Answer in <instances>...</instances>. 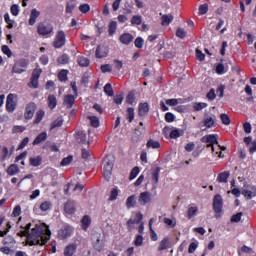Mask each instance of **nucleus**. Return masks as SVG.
I'll use <instances>...</instances> for the list:
<instances>
[{
  "label": "nucleus",
  "mask_w": 256,
  "mask_h": 256,
  "mask_svg": "<svg viewBox=\"0 0 256 256\" xmlns=\"http://www.w3.org/2000/svg\"><path fill=\"white\" fill-rule=\"evenodd\" d=\"M58 63L61 65H66V63H69V56L67 54H63L60 58H58Z\"/></svg>",
  "instance_id": "69168bd1"
},
{
  "label": "nucleus",
  "mask_w": 256,
  "mask_h": 256,
  "mask_svg": "<svg viewBox=\"0 0 256 256\" xmlns=\"http://www.w3.org/2000/svg\"><path fill=\"white\" fill-rule=\"evenodd\" d=\"M72 162H73V156H68L61 161V165L62 167H67V165H71Z\"/></svg>",
  "instance_id": "0e129e2a"
},
{
  "label": "nucleus",
  "mask_w": 256,
  "mask_h": 256,
  "mask_svg": "<svg viewBox=\"0 0 256 256\" xmlns=\"http://www.w3.org/2000/svg\"><path fill=\"white\" fill-rule=\"evenodd\" d=\"M242 195L248 200L253 199V197H256V186L251 185L248 186V189H243Z\"/></svg>",
  "instance_id": "ddd939ff"
},
{
  "label": "nucleus",
  "mask_w": 256,
  "mask_h": 256,
  "mask_svg": "<svg viewBox=\"0 0 256 256\" xmlns=\"http://www.w3.org/2000/svg\"><path fill=\"white\" fill-rule=\"evenodd\" d=\"M126 103H129V105H133L135 103V92H130L126 96Z\"/></svg>",
  "instance_id": "4d7b16f0"
},
{
  "label": "nucleus",
  "mask_w": 256,
  "mask_h": 256,
  "mask_svg": "<svg viewBox=\"0 0 256 256\" xmlns=\"http://www.w3.org/2000/svg\"><path fill=\"white\" fill-rule=\"evenodd\" d=\"M139 125L140 128H136L134 131V135H137V137H141L145 132V126L143 125V122H140Z\"/></svg>",
  "instance_id": "09e8293b"
},
{
  "label": "nucleus",
  "mask_w": 256,
  "mask_h": 256,
  "mask_svg": "<svg viewBox=\"0 0 256 256\" xmlns=\"http://www.w3.org/2000/svg\"><path fill=\"white\" fill-rule=\"evenodd\" d=\"M48 174L50 175L52 181H57V179H59V173H57V170L53 168L48 169Z\"/></svg>",
  "instance_id": "8fccbe9b"
},
{
  "label": "nucleus",
  "mask_w": 256,
  "mask_h": 256,
  "mask_svg": "<svg viewBox=\"0 0 256 256\" xmlns=\"http://www.w3.org/2000/svg\"><path fill=\"white\" fill-rule=\"evenodd\" d=\"M173 19H174V17L172 16V14L162 15L161 25H163V27H168V25H171V23L173 22Z\"/></svg>",
  "instance_id": "b1692460"
},
{
  "label": "nucleus",
  "mask_w": 256,
  "mask_h": 256,
  "mask_svg": "<svg viewBox=\"0 0 256 256\" xmlns=\"http://www.w3.org/2000/svg\"><path fill=\"white\" fill-rule=\"evenodd\" d=\"M127 119L129 123H133V120L135 119V108H128L127 109Z\"/></svg>",
  "instance_id": "a18cd8bd"
},
{
  "label": "nucleus",
  "mask_w": 256,
  "mask_h": 256,
  "mask_svg": "<svg viewBox=\"0 0 256 256\" xmlns=\"http://www.w3.org/2000/svg\"><path fill=\"white\" fill-rule=\"evenodd\" d=\"M41 211H49L51 209V202L50 201H45L40 205Z\"/></svg>",
  "instance_id": "338daca9"
},
{
  "label": "nucleus",
  "mask_w": 256,
  "mask_h": 256,
  "mask_svg": "<svg viewBox=\"0 0 256 256\" xmlns=\"http://www.w3.org/2000/svg\"><path fill=\"white\" fill-rule=\"evenodd\" d=\"M143 241H144L143 234L136 235L134 240L135 247H141L143 245Z\"/></svg>",
  "instance_id": "49530a36"
},
{
  "label": "nucleus",
  "mask_w": 256,
  "mask_h": 256,
  "mask_svg": "<svg viewBox=\"0 0 256 256\" xmlns=\"http://www.w3.org/2000/svg\"><path fill=\"white\" fill-rule=\"evenodd\" d=\"M139 173H140L139 167H134L130 173V178H129L130 181H133V179H135L137 175H139Z\"/></svg>",
  "instance_id": "e2e57ef3"
},
{
  "label": "nucleus",
  "mask_w": 256,
  "mask_h": 256,
  "mask_svg": "<svg viewBox=\"0 0 256 256\" xmlns=\"http://www.w3.org/2000/svg\"><path fill=\"white\" fill-rule=\"evenodd\" d=\"M213 209L217 214L222 213L223 211V197L220 194L214 196Z\"/></svg>",
  "instance_id": "9d476101"
},
{
  "label": "nucleus",
  "mask_w": 256,
  "mask_h": 256,
  "mask_svg": "<svg viewBox=\"0 0 256 256\" xmlns=\"http://www.w3.org/2000/svg\"><path fill=\"white\" fill-rule=\"evenodd\" d=\"M4 21L5 23H7L8 29H13V23H15V21L11 20V17L9 16V14L4 15Z\"/></svg>",
  "instance_id": "680f3d73"
},
{
  "label": "nucleus",
  "mask_w": 256,
  "mask_h": 256,
  "mask_svg": "<svg viewBox=\"0 0 256 256\" xmlns=\"http://www.w3.org/2000/svg\"><path fill=\"white\" fill-rule=\"evenodd\" d=\"M166 105H169V107H176V105H179V99L177 98L166 99Z\"/></svg>",
  "instance_id": "bf43d9fd"
},
{
  "label": "nucleus",
  "mask_w": 256,
  "mask_h": 256,
  "mask_svg": "<svg viewBox=\"0 0 256 256\" xmlns=\"http://www.w3.org/2000/svg\"><path fill=\"white\" fill-rule=\"evenodd\" d=\"M45 117V111L43 110H39L37 113H36V117L34 119V125H39V122L40 121H43V118Z\"/></svg>",
  "instance_id": "c9c22d12"
},
{
  "label": "nucleus",
  "mask_w": 256,
  "mask_h": 256,
  "mask_svg": "<svg viewBox=\"0 0 256 256\" xmlns=\"http://www.w3.org/2000/svg\"><path fill=\"white\" fill-rule=\"evenodd\" d=\"M76 251H77V245L76 244H69L64 249V255L65 256H73V255H75Z\"/></svg>",
  "instance_id": "393cba45"
},
{
  "label": "nucleus",
  "mask_w": 256,
  "mask_h": 256,
  "mask_svg": "<svg viewBox=\"0 0 256 256\" xmlns=\"http://www.w3.org/2000/svg\"><path fill=\"white\" fill-rule=\"evenodd\" d=\"M105 247V239L101 237H97L96 241L93 242V248L95 251H98V253H101Z\"/></svg>",
  "instance_id": "4468645a"
},
{
  "label": "nucleus",
  "mask_w": 256,
  "mask_h": 256,
  "mask_svg": "<svg viewBox=\"0 0 256 256\" xmlns=\"http://www.w3.org/2000/svg\"><path fill=\"white\" fill-rule=\"evenodd\" d=\"M19 11H21V9L19 8L18 4H13L10 8L11 15H13L14 17H17V15H19Z\"/></svg>",
  "instance_id": "603ef678"
},
{
  "label": "nucleus",
  "mask_w": 256,
  "mask_h": 256,
  "mask_svg": "<svg viewBox=\"0 0 256 256\" xmlns=\"http://www.w3.org/2000/svg\"><path fill=\"white\" fill-rule=\"evenodd\" d=\"M203 123H204V127L206 129H211V127H214V125H215V120L211 117H208V118L204 119Z\"/></svg>",
  "instance_id": "a19ab883"
},
{
  "label": "nucleus",
  "mask_w": 256,
  "mask_h": 256,
  "mask_svg": "<svg viewBox=\"0 0 256 256\" xmlns=\"http://www.w3.org/2000/svg\"><path fill=\"white\" fill-rule=\"evenodd\" d=\"M47 141V132H42L34 139L32 145H40V143H44Z\"/></svg>",
  "instance_id": "a878e982"
},
{
  "label": "nucleus",
  "mask_w": 256,
  "mask_h": 256,
  "mask_svg": "<svg viewBox=\"0 0 256 256\" xmlns=\"http://www.w3.org/2000/svg\"><path fill=\"white\" fill-rule=\"evenodd\" d=\"M159 173H161V168L157 167L152 172V181H154L155 184L159 183Z\"/></svg>",
  "instance_id": "79ce46f5"
},
{
  "label": "nucleus",
  "mask_w": 256,
  "mask_h": 256,
  "mask_svg": "<svg viewBox=\"0 0 256 256\" xmlns=\"http://www.w3.org/2000/svg\"><path fill=\"white\" fill-rule=\"evenodd\" d=\"M66 36L65 32L63 30H60L56 33L55 39H54V47L55 49H61L66 43Z\"/></svg>",
  "instance_id": "423d86ee"
},
{
  "label": "nucleus",
  "mask_w": 256,
  "mask_h": 256,
  "mask_svg": "<svg viewBox=\"0 0 256 256\" xmlns=\"http://www.w3.org/2000/svg\"><path fill=\"white\" fill-rule=\"evenodd\" d=\"M91 216L89 215H85L83 216V218L81 219V226L83 231H87L89 229V227H91Z\"/></svg>",
  "instance_id": "aec40b11"
},
{
  "label": "nucleus",
  "mask_w": 256,
  "mask_h": 256,
  "mask_svg": "<svg viewBox=\"0 0 256 256\" xmlns=\"http://www.w3.org/2000/svg\"><path fill=\"white\" fill-rule=\"evenodd\" d=\"M146 146L148 149H159L161 147V143L157 140L150 139L148 140Z\"/></svg>",
  "instance_id": "473e14b6"
},
{
  "label": "nucleus",
  "mask_w": 256,
  "mask_h": 256,
  "mask_svg": "<svg viewBox=\"0 0 256 256\" xmlns=\"http://www.w3.org/2000/svg\"><path fill=\"white\" fill-rule=\"evenodd\" d=\"M29 65V62L25 59L18 60L13 68H12V73H17L20 75L21 73H25L27 71V66Z\"/></svg>",
  "instance_id": "20e7f679"
},
{
  "label": "nucleus",
  "mask_w": 256,
  "mask_h": 256,
  "mask_svg": "<svg viewBox=\"0 0 256 256\" xmlns=\"http://www.w3.org/2000/svg\"><path fill=\"white\" fill-rule=\"evenodd\" d=\"M89 59H87L84 56H79L78 57V65H80V67H89Z\"/></svg>",
  "instance_id": "58836bf2"
},
{
  "label": "nucleus",
  "mask_w": 256,
  "mask_h": 256,
  "mask_svg": "<svg viewBox=\"0 0 256 256\" xmlns=\"http://www.w3.org/2000/svg\"><path fill=\"white\" fill-rule=\"evenodd\" d=\"M163 223H165V225L167 227H170L171 229H173L175 227V225H177V221H175L171 218H164Z\"/></svg>",
  "instance_id": "de8ad7c7"
},
{
  "label": "nucleus",
  "mask_w": 256,
  "mask_h": 256,
  "mask_svg": "<svg viewBox=\"0 0 256 256\" xmlns=\"http://www.w3.org/2000/svg\"><path fill=\"white\" fill-rule=\"evenodd\" d=\"M104 93L108 96V97H113V95L115 94L113 92V87L111 86V83H107L104 86Z\"/></svg>",
  "instance_id": "c03bdc74"
},
{
  "label": "nucleus",
  "mask_w": 256,
  "mask_h": 256,
  "mask_svg": "<svg viewBox=\"0 0 256 256\" xmlns=\"http://www.w3.org/2000/svg\"><path fill=\"white\" fill-rule=\"evenodd\" d=\"M30 230L31 223H28L24 230L20 232L22 237H27V243L30 246L45 245L51 239V230L46 224H36L31 233H29Z\"/></svg>",
  "instance_id": "f257e3e1"
},
{
  "label": "nucleus",
  "mask_w": 256,
  "mask_h": 256,
  "mask_svg": "<svg viewBox=\"0 0 256 256\" xmlns=\"http://www.w3.org/2000/svg\"><path fill=\"white\" fill-rule=\"evenodd\" d=\"M153 202V195L149 191H145L140 193L138 198L139 205H142V207H145V205H149V203Z\"/></svg>",
  "instance_id": "0eeeda50"
},
{
  "label": "nucleus",
  "mask_w": 256,
  "mask_h": 256,
  "mask_svg": "<svg viewBox=\"0 0 256 256\" xmlns=\"http://www.w3.org/2000/svg\"><path fill=\"white\" fill-rule=\"evenodd\" d=\"M28 87H30L31 89H37V87H39V79L31 77Z\"/></svg>",
  "instance_id": "864d4df0"
},
{
  "label": "nucleus",
  "mask_w": 256,
  "mask_h": 256,
  "mask_svg": "<svg viewBox=\"0 0 256 256\" xmlns=\"http://www.w3.org/2000/svg\"><path fill=\"white\" fill-rule=\"evenodd\" d=\"M88 119L90 120V125L92 127H99V118L96 116H89Z\"/></svg>",
  "instance_id": "3c124183"
},
{
  "label": "nucleus",
  "mask_w": 256,
  "mask_h": 256,
  "mask_svg": "<svg viewBox=\"0 0 256 256\" xmlns=\"http://www.w3.org/2000/svg\"><path fill=\"white\" fill-rule=\"evenodd\" d=\"M71 235H73V227L69 225L63 226L58 231L59 239H68V237H70Z\"/></svg>",
  "instance_id": "9b49d317"
},
{
  "label": "nucleus",
  "mask_w": 256,
  "mask_h": 256,
  "mask_svg": "<svg viewBox=\"0 0 256 256\" xmlns=\"http://www.w3.org/2000/svg\"><path fill=\"white\" fill-rule=\"evenodd\" d=\"M67 70H62L58 74L59 81H67Z\"/></svg>",
  "instance_id": "774afa93"
},
{
  "label": "nucleus",
  "mask_w": 256,
  "mask_h": 256,
  "mask_svg": "<svg viewBox=\"0 0 256 256\" xmlns=\"http://www.w3.org/2000/svg\"><path fill=\"white\" fill-rule=\"evenodd\" d=\"M229 177H231V172L224 171L217 176L218 183H227L229 181Z\"/></svg>",
  "instance_id": "4be33fe9"
},
{
  "label": "nucleus",
  "mask_w": 256,
  "mask_h": 256,
  "mask_svg": "<svg viewBox=\"0 0 256 256\" xmlns=\"http://www.w3.org/2000/svg\"><path fill=\"white\" fill-rule=\"evenodd\" d=\"M144 43L145 40H143L141 37H137L134 41V45L137 49H143Z\"/></svg>",
  "instance_id": "5fc2aeb1"
},
{
  "label": "nucleus",
  "mask_w": 256,
  "mask_h": 256,
  "mask_svg": "<svg viewBox=\"0 0 256 256\" xmlns=\"http://www.w3.org/2000/svg\"><path fill=\"white\" fill-rule=\"evenodd\" d=\"M143 23V17L141 15H134L131 18V25H141Z\"/></svg>",
  "instance_id": "ea45409f"
},
{
  "label": "nucleus",
  "mask_w": 256,
  "mask_h": 256,
  "mask_svg": "<svg viewBox=\"0 0 256 256\" xmlns=\"http://www.w3.org/2000/svg\"><path fill=\"white\" fill-rule=\"evenodd\" d=\"M149 113V103L144 102L138 105V114L140 117H145Z\"/></svg>",
  "instance_id": "dca6fc26"
},
{
  "label": "nucleus",
  "mask_w": 256,
  "mask_h": 256,
  "mask_svg": "<svg viewBox=\"0 0 256 256\" xmlns=\"http://www.w3.org/2000/svg\"><path fill=\"white\" fill-rule=\"evenodd\" d=\"M62 126H63V118H58L52 122L50 126V131H53V129H57V127H62Z\"/></svg>",
  "instance_id": "37998d69"
},
{
  "label": "nucleus",
  "mask_w": 256,
  "mask_h": 256,
  "mask_svg": "<svg viewBox=\"0 0 256 256\" xmlns=\"http://www.w3.org/2000/svg\"><path fill=\"white\" fill-rule=\"evenodd\" d=\"M171 247V242H169V238L165 237L161 240L160 245L158 247V251H165Z\"/></svg>",
  "instance_id": "bb28decb"
},
{
  "label": "nucleus",
  "mask_w": 256,
  "mask_h": 256,
  "mask_svg": "<svg viewBox=\"0 0 256 256\" xmlns=\"http://www.w3.org/2000/svg\"><path fill=\"white\" fill-rule=\"evenodd\" d=\"M208 104L205 102H196L193 105L194 111H203V109L207 108Z\"/></svg>",
  "instance_id": "e433bc0d"
},
{
  "label": "nucleus",
  "mask_w": 256,
  "mask_h": 256,
  "mask_svg": "<svg viewBox=\"0 0 256 256\" xmlns=\"http://www.w3.org/2000/svg\"><path fill=\"white\" fill-rule=\"evenodd\" d=\"M64 211L68 214V215H73V213H75V201H67L65 206H64Z\"/></svg>",
  "instance_id": "6ab92c4d"
},
{
  "label": "nucleus",
  "mask_w": 256,
  "mask_h": 256,
  "mask_svg": "<svg viewBox=\"0 0 256 256\" xmlns=\"http://www.w3.org/2000/svg\"><path fill=\"white\" fill-rule=\"evenodd\" d=\"M96 57L97 59H103L104 57H107V48L104 46H98L96 49Z\"/></svg>",
  "instance_id": "cd10ccee"
},
{
  "label": "nucleus",
  "mask_w": 256,
  "mask_h": 256,
  "mask_svg": "<svg viewBox=\"0 0 256 256\" xmlns=\"http://www.w3.org/2000/svg\"><path fill=\"white\" fill-rule=\"evenodd\" d=\"M41 161H43L41 156L32 157L30 158V165H32V167H39V165H41Z\"/></svg>",
  "instance_id": "f704fd0d"
},
{
  "label": "nucleus",
  "mask_w": 256,
  "mask_h": 256,
  "mask_svg": "<svg viewBox=\"0 0 256 256\" xmlns=\"http://www.w3.org/2000/svg\"><path fill=\"white\" fill-rule=\"evenodd\" d=\"M53 29V25L42 22L38 24L37 33L42 37H47V35L53 33Z\"/></svg>",
  "instance_id": "7ed1b4c3"
},
{
  "label": "nucleus",
  "mask_w": 256,
  "mask_h": 256,
  "mask_svg": "<svg viewBox=\"0 0 256 256\" xmlns=\"http://www.w3.org/2000/svg\"><path fill=\"white\" fill-rule=\"evenodd\" d=\"M37 109V105L34 102H30L26 105L24 117L27 120L33 119V115H35V111Z\"/></svg>",
  "instance_id": "f8f14e48"
},
{
  "label": "nucleus",
  "mask_w": 256,
  "mask_h": 256,
  "mask_svg": "<svg viewBox=\"0 0 256 256\" xmlns=\"http://www.w3.org/2000/svg\"><path fill=\"white\" fill-rule=\"evenodd\" d=\"M117 31V22L115 21H112L109 23V26H108V33L110 35V37H113L114 33H116Z\"/></svg>",
  "instance_id": "72a5a7b5"
},
{
  "label": "nucleus",
  "mask_w": 256,
  "mask_h": 256,
  "mask_svg": "<svg viewBox=\"0 0 256 256\" xmlns=\"http://www.w3.org/2000/svg\"><path fill=\"white\" fill-rule=\"evenodd\" d=\"M202 143H209L208 145H219L216 135H208L202 138Z\"/></svg>",
  "instance_id": "412c9836"
},
{
  "label": "nucleus",
  "mask_w": 256,
  "mask_h": 256,
  "mask_svg": "<svg viewBox=\"0 0 256 256\" xmlns=\"http://www.w3.org/2000/svg\"><path fill=\"white\" fill-rule=\"evenodd\" d=\"M41 15V12L39 10L33 8L30 12V18L28 20L29 25L33 26L35 23H37V18Z\"/></svg>",
  "instance_id": "f3484780"
},
{
  "label": "nucleus",
  "mask_w": 256,
  "mask_h": 256,
  "mask_svg": "<svg viewBox=\"0 0 256 256\" xmlns=\"http://www.w3.org/2000/svg\"><path fill=\"white\" fill-rule=\"evenodd\" d=\"M17 99V95L15 94H9L6 99V110L8 113H13L15 109H17V102L15 101Z\"/></svg>",
  "instance_id": "1a4fd4ad"
},
{
  "label": "nucleus",
  "mask_w": 256,
  "mask_h": 256,
  "mask_svg": "<svg viewBox=\"0 0 256 256\" xmlns=\"http://www.w3.org/2000/svg\"><path fill=\"white\" fill-rule=\"evenodd\" d=\"M220 119H221L223 125H231V119L229 118V115L221 114Z\"/></svg>",
  "instance_id": "052dcab7"
},
{
  "label": "nucleus",
  "mask_w": 256,
  "mask_h": 256,
  "mask_svg": "<svg viewBox=\"0 0 256 256\" xmlns=\"http://www.w3.org/2000/svg\"><path fill=\"white\" fill-rule=\"evenodd\" d=\"M143 221V214L141 212L136 213L135 218H130L127 221V229L128 231H133L135 229V225H139Z\"/></svg>",
  "instance_id": "6e6552de"
},
{
  "label": "nucleus",
  "mask_w": 256,
  "mask_h": 256,
  "mask_svg": "<svg viewBox=\"0 0 256 256\" xmlns=\"http://www.w3.org/2000/svg\"><path fill=\"white\" fill-rule=\"evenodd\" d=\"M199 215V207L197 206H189L186 212V217L188 219H195Z\"/></svg>",
  "instance_id": "2eb2a0df"
},
{
  "label": "nucleus",
  "mask_w": 256,
  "mask_h": 256,
  "mask_svg": "<svg viewBox=\"0 0 256 256\" xmlns=\"http://www.w3.org/2000/svg\"><path fill=\"white\" fill-rule=\"evenodd\" d=\"M183 133V130L178 128L171 130L169 126H166L163 129V135H169L170 139H179V137H182Z\"/></svg>",
  "instance_id": "39448f33"
},
{
  "label": "nucleus",
  "mask_w": 256,
  "mask_h": 256,
  "mask_svg": "<svg viewBox=\"0 0 256 256\" xmlns=\"http://www.w3.org/2000/svg\"><path fill=\"white\" fill-rule=\"evenodd\" d=\"M126 15H131V13H133V5H131V3L129 2H126L124 4V7H123Z\"/></svg>",
  "instance_id": "13d9d810"
},
{
  "label": "nucleus",
  "mask_w": 256,
  "mask_h": 256,
  "mask_svg": "<svg viewBox=\"0 0 256 256\" xmlns=\"http://www.w3.org/2000/svg\"><path fill=\"white\" fill-rule=\"evenodd\" d=\"M176 37H179V39H185L187 37V32L183 28H178L176 31Z\"/></svg>",
  "instance_id": "6e6d98bb"
},
{
  "label": "nucleus",
  "mask_w": 256,
  "mask_h": 256,
  "mask_svg": "<svg viewBox=\"0 0 256 256\" xmlns=\"http://www.w3.org/2000/svg\"><path fill=\"white\" fill-rule=\"evenodd\" d=\"M11 157V154H9V148L7 146H3L1 149L0 145V161H7Z\"/></svg>",
  "instance_id": "5701e85b"
},
{
  "label": "nucleus",
  "mask_w": 256,
  "mask_h": 256,
  "mask_svg": "<svg viewBox=\"0 0 256 256\" xmlns=\"http://www.w3.org/2000/svg\"><path fill=\"white\" fill-rule=\"evenodd\" d=\"M48 107L49 109H55L57 107V97L55 95L48 96Z\"/></svg>",
  "instance_id": "2f4dec72"
},
{
  "label": "nucleus",
  "mask_w": 256,
  "mask_h": 256,
  "mask_svg": "<svg viewBox=\"0 0 256 256\" xmlns=\"http://www.w3.org/2000/svg\"><path fill=\"white\" fill-rule=\"evenodd\" d=\"M17 173H19V166H17V164H12L7 168V174L10 175V177L17 175Z\"/></svg>",
  "instance_id": "7c9ffc66"
},
{
  "label": "nucleus",
  "mask_w": 256,
  "mask_h": 256,
  "mask_svg": "<svg viewBox=\"0 0 256 256\" xmlns=\"http://www.w3.org/2000/svg\"><path fill=\"white\" fill-rule=\"evenodd\" d=\"M115 165V156L108 155L104 159L103 175L106 181H110L111 175H113V166Z\"/></svg>",
  "instance_id": "f03ea898"
},
{
  "label": "nucleus",
  "mask_w": 256,
  "mask_h": 256,
  "mask_svg": "<svg viewBox=\"0 0 256 256\" xmlns=\"http://www.w3.org/2000/svg\"><path fill=\"white\" fill-rule=\"evenodd\" d=\"M75 103V96L73 95H66L64 97V105L68 107V109H71L73 107V104Z\"/></svg>",
  "instance_id": "c756f323"
},
{
  "label": "nucleus",
  "mask_w": 256,
  "mask_h": 256,
  "mask_svg": "<svg viewBox=\"0 0 256 256\" xmlns=\"http://www.w3.org/2000/svg\"><path fill=\"white\" fill-rule=\"evenodd\" d=\"M136 203H137V196L135 195L129 196L126 200L127 209H133Z\"/></svg>",
  "instance_id": "c85d7f7f"
},
{
  "label": "nucleus",
  "mask_w": 256,
  "mask_h": 256,
  "mask_svg": "<svg viewBox=\"0 0 256 256\" xmlns=\"http://www.w3.org/2000/svg\"><path fill=\"white\" fill-rule=\"evenodd\" d=\"M134 37L130 33H124L120 35L119 41L122 43V45H129L130 43H133Z\"/></svg>",
  "instance_id": "a211bd4d"
},
{
  "label": "nucleus",
  "mask_w": 256,
  "mask_h": 256,
  "mask_svg": "<svg viewBox=\"0 0 256 256\" xmlns=\"http://www.w3.org/2000/svg\"><path fill=\"white\" fill-rule=\"evenodd\" d=\"M76 140L78 141V143H85V141H87V134H85V132L83 131L77 132Z\"/></svg>",
  "instance_id": "4c0bfd02"
}]
</instances>
